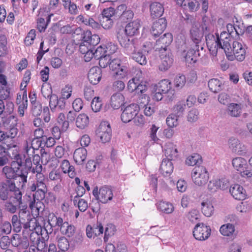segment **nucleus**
<instances>
[{
    "label": "nucleus",
    "mask_w": 252,
    "mask_h": 252,
    "mask_svg": "<svg viewBox=\"0 0 252 252\" xmlns=\"http://www.w3.org/2000/svg\"><path fill=\"white\" fill-rule=\"evenodd\" d=\"M214 38L212 42L211 40L207 39V45L209 51L213 56H216L219 49H223L225 53L233 52L237 61H243L246 56V50L243 47L242 41L240 38H237L234 40L232 43V46L230 45V35L226 32H222L220 35H217V37L215 38L213 36H211Z\"/></svg>",
    "instance_id": "nucleus-1"
},
{
    "label": "nucleus",
    "mask_w": 252,
    "mask_h": 252,
    "mask_svg": "<svg viewBox=\"0 0 252 252\" xmlns=\"http://www.w3.org/2000/svg\"><path fill=\"white\" fill-rule=\"evenodd\" d=\"M126 53L139 64L144 65L147 63L146 56L153 49L150 42L142 44L140 39L134 38L131 40V43L126 45L122 41Z\"/></svg>",
    "instance_id": "nucleus-2"
},
{
    "label": "nucleus",
    "mask_w": 252,
    "mask_h": 252,
    "mask_svg": "<svg viewBox=\"0 0 252 252\" xmlns=\"http://www.w3.org/2000/svg\"><path fill=\"white\" fill-rule=\"evenodd\" d=\"M48 221L50 228L49 230L44 228L48 234H51L53 231L52 228L53 227L56 228L58 229H59L62 234L68 237H71L74 233L75 227L73 225L69 224L67 221H63L61 217H58L53 213L49 214Z\"/></svg>",
    "instance_id": "nucleus-3"
},
{
    "label": "nucleus",
    "mask_w": 252,
    "mask_h": 252,
    "mask_svg": "<svg viewBox=\"0 0 252 252\" xmlns=\"http://www.w3.org/2000/svg\"><path fill=\"white\" fill-rule=\"evenodd\" d=\"M22 193L14 182L7 181L0 184V199L3 201L7 200L13 197L19 205L22 203Z\"/></svg>",
    "instance_id": "nucleus-4"
},
{
    "label": "nucleus",
    "mask_w": 252,
    "mask_h": 252,
    "mask_svg": "<svg viewBox=\"0 0 252 252\" xmlns=\"http://www.w3.org/2000/svg\"><path fill=\"white\" fill-rule=\"evenodd\" d=\"M140 27V20L136 19L126 24L125 29L123 27L119 28L117 31V35L118 40L121 46H123L122 41L126 45L131 43V41L128 36H134L139 33Z\"/></svg>",
    "instance_id": "nucleus-5"
},
{
    "label": "nucleus",
    "mask_w": 252,
    "mask_h": 252,
    "mask_svg": "<svg viewBox=\"0 0 252 252\" xmlns=\"http://www.w3.org/2000/svg\"><path fill=\"white\" fill-rule=\"evenodd\" d=\"M179 52L188 65L195 63L197 57L204 55L205 52L204 50L201 51L200 48L197 49L192 44L189 47L185 42H183L179 47Z\"/></svg>",
    "instance_id": "nucleus-6"
},
{
    "label": "nucleus",
    "mask_w": 252,
    "mask_h": 252,
    "mask_svg": "<svg viewBox=\"0 0 252 252\" xmlns=\"http://www.w3.org/2000/svg\"><path fill=\"white\" fill-rule=\"evenodd\" d=\"M8 156L11 158L14 159L11 164V166H5L2 168V173L7 179H15L18 175V172L20 167L23 164L21 156L18 153L17 150L15 152H13L12 155L8 152Z\"/></svg>",
    "instance_id": "nucleus-7"
},
{
    "label": "nucleus",
    "mask_w": 252,
    "mask_h": 252,
    "mask_svg": "<svg viewBox=\"0 0 252 252\" xmlns=\"http://www.w3.org/2000/svg\"><path fill=\"white\" fill-rule=\"evenodd\" d=\"M191 178L196 185L202 186L208 182L209 173L204 166H197L193 168L192 170Z\"/></svg>",
    "instance_id": "nucleus-8"
},
{
    "label": "nucleus",
    "mask_w": 252,
    "mask_h": 252,
    "mask_svg": "<svg viewBox=\"0 0 252 252\" xmlns=\"http://www.w3.org/2000/svg\"><path fill=\"white\" fill-rule=\"evenodd\" d=\"M232 164L233 167L240 172L242 177L252 178V170L248 169L247 161L245 158L241 157L235 158L233 159Z\"/></svg>",
    "instance_id": "nucleus-9"
},
{
    "label": "nucleus",
    "mask_w": 252,
    "mask_h": 252,
    "mask_svg": "<svg viewBox=\"0 0 252 252\" xmlns=\"http://www.w3.org/2000/svg\"><path fill=\"white\" fill-rule=\"evenodd\" d=\"M110 69L113 72L114 76L118 79L126 78L128 73L127 67L121 64V61L118 59H112L109 63Z\"/></svg>",
    "instance_id": "nucleus-10"
},
{
    "label": "nucleus",
    "mask_w": 252,
    "mask_h": 252,
    "mask_svg": "<svg viewBox=\"0 0 252 252\" xmlns=\"http://www.w3.org/2000/svg\"><path fill=\"white\" fill-rule=\"evenodd\" d=\"M121 114V120L125 123H128L138 114L139 111V106L135 103L131 104L123 108Z\"/></svg>",
    "instance_id": "nucleus-11"
},
{
    "label": "nucleus",
    "mask_w": 252,
    "mask_h": 252,
    "mask_svg": "<svg viewBox=\"0 0 252 252\" xmlns=\"http://www.w3.org/2000/svg\"><path fill=\"white\" fill-rule=\"evenodd\" d=\"M211 229L209 226L203 223H198L193 231L194 237L197 240L203 241L207 239L211 235Z\"/></svg>",
    "instance_id": "nucleus-12"
},
{
    "label": "nucleus",
    "mask_w": 252,
    "mask_h": 252,
    "mask_svg": "<svg viewBox=\"0 0 252 252\" xmlns=\"http://www.w3.org/2000/svg\"><path fill=\"white\" fill-rule=\"evenodd\" d=\"M97 135L102 143L109 142L111 137L110 125L106 122L101 123L97 130Z\"/></svg>",
    "instance_id": "nucleus-13"
},
{
    "label": "nucleus",
    "mask_w": 252,
    "mask_h": 252,
    "mask_svg": "<svg viewBox=\"0 0 252 252\" xmlns=\"http://www.w3.org/2000/svg\"><path fill=\"white\" fill-rule=\"evenodd\" d=\"M190 37L193 41L192 45L197 49L200 48L201 51H203L204 48L201 44V38L203 35L199 27L196 25L193 26L190 29Z\"/></svg>",
    "instance_id": "nucleus-14"
},
{
    "label": "nucleus",
    "mask_w": 252,
    "mask_h": 252,
    "mask_svg": "<svg viewBox=\"0 0 252 252\" xmlns=\"http://www.w3.org/2000/svg\"><path fill=\"white\" fill-rule=\"evenodd\" d=\"M229 147L232 151L239 155H244L247 152L246 146L238 139L231 138L229 140Z\"/></svg>",
    "instance_id": "nucleus-15"
},
{
    "label": "nucleus",
    "mask_w": 252,
    "mask_h": 252,
    "mask_svg": "<svg viewBox=\"0 0 252 252\" xmlns=\"http://www.w3.org/2000/svg\"><path fill=\"white\" fill-rule=\"evenodd\" d=\"M172 40V35L171 33H165L156 41L154 48L156 50L165 51L167 47L171 43Z\"/></svg>",
    "instance_id": "nucleus-16"
},
{
    "label": "nucleus",
    "mask_w": 252,
    "mask_h": 252,
    "mask_svg": "<svg viewBox=\"0 0 252 252\" xmlns=\"http://www.w3.org/2000/svg\"><path fill=\"white\" fill-rule=\"evenodd\" d=\"M49 106L52 112H60L65 108V101L63 98H59L57 95H54L49 101Z\"/></svg>",
    "instance_id": "nucleus-17"
},
{
    "label": "nucleus",
    "mask_w": 252,
    "mask_h": 252,
    "mask_svg": "<svg viewBox=\"0 0 252 252\" xmlns=\"http://www.w3.org/2000/svg\"><path fill=\"white\" fill-rule=\"evenodd\" d=\"M113 197L112 190L110 188L104 186L101 187L98 191L97 200L102 203H106L110 201Z\"/></svg>",
    "instance_id": "nucleus-18"
},
{
    "label": "nucleus",
    "mask_w": 252,
    "mask_h": 252,
    "mask_svg": "<svg viewBox=\"0 0 252 252\" xmlns=\"http://www.w3.org/2000/svg\"><path fill=\"white\" fill-rule=\"evenodd\" d=\"M11 243L13 247L20 249H27L29 246V242L27 237H21L17 234H13L11 238Z\"/></svg>",
    "instance_id": "nucleus-19"
},
{
    "label": "nucleus",
    "mask_w": 252,
    "mask_h": 252,
    "mask_svg": "<svg viewBox=\"0 0 252 252\" xmlns=\"http://www.w3.org/2000/svg\"><path fill=\"white\" fill-rule=\"evenodd\" d=\"M164 155L167 160H174L177 158L178 150L176 145L169 142L164 146Z\"/></svg>",
    "instance_id": "nucleus-20"
},
{
    "label": "nucleus",
    "mask_w": 252,
    "mask_h": 252,
    "mask_svg": "<svg viewBox=\"0 0 252 252\" xmlns=\"http://www.w3.org/2000/svg\"><path fill=\"white\" fill-rule=\"evenodd\" d=\"M166 27V20L164 18H160L156 21L153 24L151 33L155 36L157 37L161 34Z\"/></svg>",
    "instance_id": "nucleus-21"
},
{
    "label": "nucleus",
    "mask_w": 252,
    "mask_h": 252,
    "mask_svg": "<svg viewBox=\"0 0 252 252\" xmlns=\"http://www.w3.org/2000/svg\"><path fill=\"white\" fill-rule=\"evenodd\" d=\"M103 227L101 223H97L91 226L88 225L86 228V234L90 238H93L102 234L103 233Z\"/></svg>",
    "instance_id": "nucleus-22"
},
{
    "label": "nucleus",
    "mask_w": 252,
    "mask_h": 252,
    "mask_svg": "<svg viewBox=\"0 0 252 252\" xmlns=\"http://www.w3.org/2000/svg\"><path fill=\"white\" fill-rule=\"evenodd\" d=\"M88 78L92 84H97L101 78V69L97 67H93L89 71Z\"/></svg>",
    "instance_id": "nucleus-23"
},
{
    "label": "nucleus",
    "mask_w": 252,
    "mask_h": 252,
    "mask_svg": "<svg viewBox=\"0 0 252 252\" xmlns=\"http://www.w3.org/2000/svg\"><path fill=\"white\" fill-rule=\"evenodd\" d=\"M201 30H200L201 32H202L203 35H205L206 36V40L207 39L211 40L212 42H214L213 41L214 38L211 37V36H213L215 38L217 37V35H219V34H216V36L215 37L212 34H210V32L211 31V28L210 26V22L208 19V18L204 17L202 18V23L200 26Z\"/></svg>",
    "instance_id": "nucleus-24"
},
{
    "label": "nucleus",
    "mask_w": 252,
    "mask_h": 252,
    "mask_svg": "<svg viewBox=\"0 0 252 252\" xmlns=\"http://www.w3.org/2000/svg\"><path fill=\"white\" fill-rule=\"evenodd\" d=\"M229 191L233 197L237 200H244L246 198L245 191L243 188L238 184L232 185Z\"/></svg>",
    "instance_id": "nucleus-25"
},
{
    "label": "nucleus",
    "mask_w": 252,
    "mask_h": 252,
    "mask_svg": "<svg viewBox=\"0 0 252 252\" xmlns=\"http://www.w3.org/2000/svg\"><path fill=\"white\" fill-rule=\"evenodd\" d=\"M242 111V105L235 103H231L228 105L227 114L232 117H239Z\"/></svg>",
    "instance_id": "nucleus-26"
},
{
    "label": "nucleus",
    "mask_w": 252,
    "mask_h": 252,
    "mask_svg": "<svg viewBox=\"0 0 252 252\" xmlns=\"http://www.w3.org/2000/svg\"><path fill=\"white\" fill-rule=\"evenodd\" d=\"M87 151L84 148H79L76 149L73 154L75 162L78 165L82 164L86 158Z\"/></svg>",
    "instance_id": "nucleus-27"
},
{
    "label": "nucleus",
    "mask_w": 252,
    "mask_h": 252,
    "mask_svg": "<svg viewBox=\"0 0 252 252\" xmlns=\"http://www.w3.org/2000/svg\"><path fill=\"white\" fill-rule=\"evenodd\" d=\"M150 10L151 15L153 18L161 17L164 12V8L162 5L158 2H154L151 3Z\"/></svg>",
    "instance_id": "nucleus-28"
},
{
    "label": "nucleus",
    "mask_w": 252,
    "mask_h": 252,
    "mask_svg": "<svg viewBox=\"0 0 252 252\" xmlns=\"http://www.w3.org/2000/svg\"><path fill=\"white\" fill-rule=\"evenodd\" d=\"M159 170L164 176H169L173 171V165L171 161L163 159L160 164Z\"/></svg>",
    "instance_id": "nucleus-29"
},
{
    "label": "nucleus",
    "mask_w": 252,
    "mask_h": 252,
    "mask_svg": "<svg viewBox=\"0 0 252 252\" xmlns=\"http://www.w3.org/2000/svg\"><path fill=\"white\" fill-rule=\"evenodd\" d=\"M208 87L211 91L214 93H218L224 89V84L218 79L213 78L208 83Z\"/></svg>",
    "instance_id": "nucleus-30"
},
{
    "label": "nucleus",
    "mask_w": 252,
    "mask_h": 252,
    "mask_svg": "<svg viewBox=\"0 0 252 252\" xmlns=\"http://www.w3.org/2000/svg\"><path fill=\"white\" fill-rule=\"evenodd\" d=\"M160 58L161 63L159 65V69L162 71L167 70L173 63V58L169 54L167 55L166 54L165 55H161Z\"/></svg>",
    "instance_id": "nucleus-31"
},
{
    "label": "nucleus",
    "mask_w": 252,
    "mask_h": 252,
    "mask_svg": "<svg viewBox=\"0 0 252 252\" xmlns=\"http://www.w3.org/2000/svg\"><path fill=\"white\" fill-rule=\"evenodd\" d=\"M35 181L29 188L31 191H34L37 189H47L45 184V177L44 175L39 174L38 177L36 178Z\"/></svg>",
    "instance_id": "nucleus-32"
},
{
    "label": "nucleus",
    "mask_w": 252,
    "mask_h": 252,
    "mask_svg": "<svg viewBox=\"0 0 252 252\" xmlns=\"http://www.w3.org/2000/svg\"><path fill=\"white\" fill-rule=\"evenodd\" d=\"M124 100V97L122 94L116 93L111 97V105L114 109H117L122 106Z\"/></svg>",
    "instance_id": "nucleus-33"
},
{
    "label": "nucleus",
    "mask_w": 252,
    "mask_h": 252,
    "mask_svg": "<svg viewBox=\"0 0 252 252\" xmlns=\"http://www.w3.org/2000/svg\"><path fill=\"white\" fill-rule=\"evenodd\" d=\"M43 203L40 200L35 199H33V201L31 202L29 205L32 215L36 217L39 215L40 212L43 211Z\"/></svg>",
    "instance_id": "nucleus-34"
},
{
    "label": "nucleus",
    "mask_w": 252,
    "mask_h": 252,
    "mask_svg": "<svg viewBox=\"0 0 252 252\" xmlns=\"http://www.w3.org/2000/svg\"><path fill=\"white\" fill-rule=\"evenodd\" d=\"M220 231L224 236H232L235 233V227L233 224L227 223L220 226Z\"/></svg>",
    "instance_id": "nucleus-35"
},
{
    "label": "nucleus",
    "mask_w": 252,
    "mask_h": 252,
    "mask_svg": "<svg viewBox=\"0 0 252 252\" xmlns=\"http://www.w3.org/2000/svg\"><path fill=\"white\" fill-rule=\"evenodd\" d=\"M26 209L27 207L25 208L24 206L23 207L22 209H20L18 216L24 229H25V225L27 224L31 216L29 211L27 210Z\"/></svg>",
    "instance_id": "nucleus-36"
},
{
    "label": "nucleus",
    "mask_w": 252,
    "mask_h": 252,
    "mask_svg": "<svg viewBox=\"0 0 252 252\" xmlns=\"http://www.w3.org/2000/svg\"><path fill=\"white\" fill-rule=\"evenodd\" d=\"M26 227L25 228V230L29 229L30 231H36V230H40V232L42 231L41 229V226L40 225L39 222L37 220V219L31 216L30 219H29L27 224H26Z\"/></svg>",
    "instance_id": "nucleus-37"
},
{
    "label": "nucleus",
    "mask_w": 252,
    "mask_h": 252,
    "mask_svg": "<svg viewBox=\"0 0 252 252\" xmlns=\"http://www.w3.org/2000/svg\"><path fill=\"white\" fill-rule=\"evenodd\" d=\"M89 123V117L84 113L79 114L76 118L75 122L76 126L78 128L81 129H83L87 126Z\"/></svg>",
    "instance_id": "nucleus-38"
},
{
    "label": "nucleus",
    "mask_w": 252,
    "mask_h": 252,
    "mask_svg": "<svg viewBox=\"0 0 252 252\" xmlns=\"http://www.w3.org/2000/svg\"><path fill=\"white\" fill-rule=\"evenodd\" d=\"M157 91H160L164 94L168 93L171 89V82L167 79L161 80L156 85Z\"/></svg>",
    "instance_id": "nucleus-39"
},
{
    "label": "nucleus",
    "mask_w": 252,
    "mask_h": 252,
    "mask_svg": "<svg viewBox=\"0 0 252 252\" xmlns=\"http://www.w3.org/2000/svg\"><path fill=\"white\" fill-rule=\"evenodd\" d=\"M157 208L160 211L166 214H170L174 211L173 205L169 202L164 201H160L157 204Z\"/></svg>",
    "instance_id": "nucleus-40"
},
{
    "label": "nucleus",
    "mask_w": 252,
    "mask_h": 252,
    "mask_svg": "<svg viewBox=\"0 0 252 252\" xmlns=\"http://www.w3.org/2000/svg\"><path fill=\"white\" fill-rule=\"evenodd\" d=\"M74 34H80L81 39L83 41V43H86L87 44L90 43L91 38H92V32L91 31L87 30L86 31H83L80 28H77L75 29Z\"/></svg>",
    "instance_id": "nucleus-41"
},
{
    "label": "nucleus",
    "mask_w": 252,
    "mask_h": 252,
    "mask_svg": "<svg viewBox=\"0 0 252 252\" xmlns=\"http://www.w3.org/2000/svg\"><path fill=\"white\" fill-rule=\"evenodd\" d=\"M201 211L205 216L210 217L214 214V206L209 201H203L201 203Z\"/></svg>",
    "instance_id": "nucleus-42"
},
{
    "label": "nucleus",
    "mask_w": 252,
    "mask_h": 252,
    "mask_svg": "<svg viewBox=\"0 0 252 252\" xmlns=\"http://www.w3.org/2000/svg\"><path fill=\"white\" fill-rule=\"evenodd\" d=\"M29 98L31 103L32 104V111L35 115L39 114L41 111V105L36 102V95L35 93H30Z\"/></svg>",
    "instance_id": "nucleus-43"
},
{
    "label": "nucleus",
    "mask_w": 252,
    "mask_h": 252,
    "mask_svg": "<svg viewBox=\"0 0 252 252\" xmlns=\"http://www.w3.org/2000/svg\"><path fill=\"white\" fill-rule=\"evenodd\" d=\"M186 109V104L184 101L178 102L173 108V112L174 114L177 117H182L185 112Z\"/></svg>",
    "instance_id": "nucleus-44"
},
{
    "label": "nucleus",
    "mask_w": 252,
    "mask_h": 252,
    "mask_svg": "<svg viewBox=\"0 0 252 252\" xmlns=\"http://www.w3.org/2000/svg\"><path fill=\"white\" fill-rule=\"evenodd\" d=\"M56 240L58 242V246L60 250V251L65 252L69 247V244L68 240L63 236H57Z\"/></svg>",
    "instance_id": "nucleus-45"
},
{
    "label": "nucleus",
    "mask_w": 252,
    "mask_h": 252,
    "mask_svg": "<svg viewBox=\"0 0 252 252\" xmlns=\"http://www.w3.org/2000/svg\"><path fill=\"white\" fill-rule=\"evenodd\" d=\"M174 85L178 89H182L186 84V78L185 75L182 74H177L174 79Z\"/></svg>",
    "instance_id": "nucleus-46"
},
{
    "label": "nucleus",
    "mask_w": 252,
    "mask_h": 252,
    "mask_svg": "<svg viewBox=\"0 0 252 252\" xmlns=\"http://www.w3.org/2000/svg\"><path fill=\"white\" fill-rule=\"evenodd\" d=\"M11 230L12 226L9 222L0 220V236L9 234Z\"/></svg>",
    "instance_id": "nucleus-47"
},
{
    "label": "nucleus",
    "mask_w": 252,
    "mask_h": 252,
    "mask_svg": "<svg viewBox=\"0 0 252 252\" xmlns=\"http://www.w3.org/2000/svg\"><path fill=\"white\" fill-rule=\"evenodd\" d=\"M35 246H31L32 250H36L37 252H47V245L45 242V240L44 238L42 237L41 239L35 245Z\"/></svg>",
    "instance_id": "nucleus-48"
},
{
    "label": "nucleus",
    "mask_w": 252,
    "mask_h": 252,
    "mask_svg": "<svg viewBox=\"0 0 252 252\" xmlns=\"http://www.w3.org/2000/svg\"><path fill=\"white\" fill-rule=\"evenodd\" d=\"M11 224L13 227V231L16 233L20 232L23 228V226L17 215H13L12 216Z\"/></svg>",
    "instance_id": "nucleus-49"
},
{
    "label": "nucleus",
    "mask_w": 252,
    "mask_h": 252,
    "mask_svg": "<svg viewBox=\"0 0 252 252\" xmlns=\"http://www.w3.org/2000/svg\"><path fill=\"white\" fill-rule=\"evenodd\" d=\"M220 182L219 180L216 179L210 181L208 185V190L211 192H214L216 191L219 189H224V186L223 185L220 186Z\"/></svg>",
    "instance_id": "nucleus-50"
},
{
    "label": "nucleus",
    "mask_w": 252,
    "mask_h": 252,
    "mask_svg": "<svg viewBox=\"0 0 252 252\" xmlns=\"http://www.w3.org/2000/svg\"><path fill=\"white\" fill-rule=\"evenodd\" d=\"M62 173L59 170H52L49 174V179L57 184L62 182Z\"/></svg>",
    "instance_id": "nucleus-51"
},
{
    "label": "nucleus",
    "mask_w": 252,
    "mask_h": 252,
    "mask_svg": "<svg viewBox=\"0 0 252 252\" xmlns=\"http://www.w3.org/2000/svg\"><path fill=\"white\" fill-rule=\"evenodd\" d=\"M23 147L24 157L27 156L29 157H32L35 154V152L37 151V150L33 148L32 146L30 145V143L27 141L24 143Z\"/></svg>",
    "instance_id": "nucleus-52"
},
{
    "label": "nucleus",
    "mask_w": 252,
    "mask_h": 252,
    "mask_svg": "<svg viewBox=\"0 0 252 252\" xmlns=\"http://www.w3.org/2000/svg\"><path fill=\"white\" fill-rule=\"evenodd\" d=\"M116 231V227L112 224H108L105 228L104 232V241L106 242L108 241L109 238L113 236Z\"/></svg>",
    "instance_id": "nucleus-53"
},
{
    "label": "nucleus",
    "mask_w": 252,
    "mask_h": 252,
    "mask_svg": "<svg viewBox=\"0 0 252 252\" xmlns=\"http://www.w3.org/2000/svg\"><path fill=\"white\" fill-rule=\"evenodd\" d=\"M17 118L13 115H9L6 117H2L1 121L4 126H12L17 125Z\"/></svg>",
    "instance_id": "nucleus-54"
},
{
    "label": "nucleus",
    "mask_w": 252,
    "mask_h": 252,
    "mask_svg": "<svg viewBox=\"0 0 252 252\" xmlns=\"http://www.w3.org/2000/svg\"><path fill=\"white\" fill-rule=\"evenodd\" d=\"M176 115L170 114L166 118V122L167 126L170 128L176 127L178 124V118Z\"/></svg>",
    "instance_id": "nucleus-55"
},
{
    "label": "nucleus",
    "mask_w": 252,
    "mask_h": 252,
    "mask_svg": "<svg viewBox=\"0 0 252 252\" xmlns=\"http://www.w3.org/2000/svg\"><path fill=\"white\" fill-rule=\"evenodd\" d=\"M201 159V157L199 155L194 154L187 158L186 163L189 166H194L198 163Z\"/></svg>",
    "instance_id": "nucleus-56"
},
{
    "label": "nucleus",
    "mask_w": 252,
    "mask_h": 252,
    "mask_svg": "<svg viewBox=\"0 0 252 252\" xmlns=\"http://www.w3.org/2000/svg\"><path fill=\"white\" fill-rule=\"evenodd\" d=\"M48 189H37L33 194V199L36 200H42L46 197V194L47 192Z\"/></svg>",
    "instance_id": "nucleus-57"
},
{
    "label": "nucleus",
    "mask_w": 252,
    "mask_h": 252,
    "mask_svg": "<svg viewBox=\"0 0 252 252\" xmlns=\"http://www.w3.org/2000/svg\"><path fill=\"white\" fill-rule=\"evenodd\" d=\"M199 118V112L195 108L191 109L188 114L187 120L190 123H193L198 120Z\"/></svg>",
    "instance_id": "nucleus-58"
},
{
    "label": "nucleus",
    "mask_w": 252,
    "mask_h": 252,
    "mask_svg": "<svg viewBox=\"0 0 252 252\" xmlns=\"http://www.w3.org/2000/svg\"><path fill=\"white\" fill-rule=\"evenodd\" d=\"M159 127L155 124L152 125L149 129V136L151 140L154 142H157L158 141L159 139L157 136V132L159 129Z\"/></svg>",
    "instance_id": "nucleus-59"
},
{
    "label": "nucleus",
    "mask_w": 252,
    "mask_h": 252,
    "mask_svg": "<svg viewBox=\"0 0 252 252\" xmlns=\"http://www.w3.org/2000/svg\"><path fill=\"white\" fill-rule=\"evenodd\" d=\"M99 99V97H95L92 101L91 107L93 111L94 112L99 111L102 107V103Z\"/></svg>",
    "instance_id": "nucleus-60"
},
{
    "label": "nucleus",
    "mask_w": 252,
    "mask_h": 252,
    "mask_svg": "<svg viewBox=\"0 0 252 252\" xmlns=\"http://www.w3.org/2000/svg\"><path fill=\"white\" fill-rule=\"evenodd\" d=\"M200 213L197 210L192 209L187 214V218L189 221L195 222L197 221L200 218Z\"/></svg>",
    "instance_id": "nucleus-61"
},
{
    "label": "nucleus",
    "mask_w": 252,
    "mask_h": 252,
    "mask_svg": "<svg viewBox=\"0 0 252 252\" xmlns=\"http://www.w3.org/2000/svg\"><path fill=\"white\" fill-rule=\"evenodd\" d=\"M43 142L44 140L42 139L33 138L29 143H30L31 146L38 151L39 148H43L42 147V146L44 147Z\"/></svg>",
    "instance_id": "nucleus-62"
},
{
    "label": "nucleus",
    "mask_w": 252,
    "mask_h": 252,
    "mask_svg": "<svg viewBox=\"0 0 252 252\" xmlns=\"http://www.w3.org/2000/svg\"><path fill=\"white\" fill-rule=\"evenodd\" d=\"M36 34L34 30H31L28 33L25 39V43L27 46H30L33 43Z\"/></svg>",
    "instance_id": "nucleus-63"
},
{
    "label": "nucleus",
    "mask_w": 252,
    "mask_h": 252,
    "mask_svg": "<svg viewBox=\"0 0 252 252\" xmlns=\"http://www.w3.org/2000/svg\"><path fill=\"white\" fill-rule=\"evenodd\" d=\"M100 22L101 26L104 29H109L113 24V21L111 18L101 17L100 19Z\"/></svg>",
    "instance_id": "nucleus-64"
}]
</instances>
